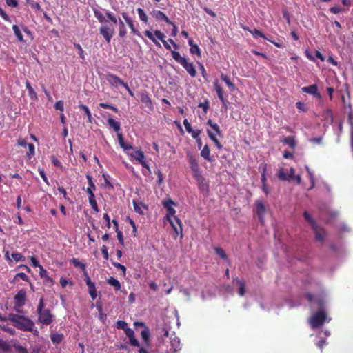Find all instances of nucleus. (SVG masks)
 I'll return each mask as SVG.
<instances>
[{
	"instance_id": "1",
	"label": "nucleus",
	"mask_w": 353,
	"mask_h": 353,
	"mask_svg": "<svg viewBox=\"0 0 353 353\" xmlns=\"http://www.w3.org/2000/svg\"><path fill=\"white\" fill-rule=\"evenodd\" d=\"M8 320L12 322L13 326L22 331H32L34 327V323L32 320L17 314H9Z\"/></svg>"
},
{
	"instance_id": "2",
	"label": "nucleus",
	"mask_w": 353,
	"mask_h": 353,
	"mask_svg": "<svg viewBox=\"0 0 353 353\" xmlns=\"http://www.w3.org/2000/svg\"><path fill=\"white\" fill-rule=\"evenodd\" d=\"M145 35L149 38L157 47L161 48V43L157 41V39L161 40L164 46V47L167 50H171V46L170 45L172 44L175 49H178L179 46L175 43V42L172 39H169L168 41H165V35L164 33L161 32L160 30H155L154 33H152L150 30H146L144 32Z\"/></svg>"
},
{
	"instance_id": "3",
	"label": "nucleus",
	"mask_w": 353,
	"mask_h": 353,
	"mask_svg": "<svg viewBox=\"0 0 353 353\" xmlns=\"http://www.w3.org/2000/svg\"><path fill=\"white\" fill-rule=\"evenodd\" d=\"M45 305L44 298L41 297L37 308L38 322L43 325H49L53 322L54 316L50 310L45 308Z\"/></svg>"
},
{
	"instance_id": "4",
	"label": "nucleus",
	"mask_w": 353,
	"mask_h": 353,
	"mask_svg": "<svg viewBox=\"0 0 353 353\" xmlns=\"http://www.w3.org/2000/svg\"><path fill=\"white\" fill-rule=\"evenodd\" d=\"M172 58L179 63H180L192 77L196 76V70L192 63H189L185 57H181L179 52L171 50Z\"/></svg>"
},
{
	"instance_id": "5",
	"label": "nucleus",
	"mask_w": 353,
	"mask_h": 353,
	"mask_svg": "<svg viewBox=\"0 0 353 353\" xmlns=\"http://www.w3.org/2000/svg\"><path fill=\"white\" fill-rule=\"evenodd\" d=\"M207 123L212 128V130H208L207 131L209 137L212 141H213L216 146L219 149H221L222 148V145L216 138V136H220L221 134L219 126L216 123H212L211 119H209Z\"/></svg>"
},
{
	"instance_id": "6",
	"label": "nucleus",
	"mask_w": 353,
	"mask_h": 353,
	"mask_svg": "<svg viewBox=\"0 0 353 353\" xmlns=\"http://www.w3.org/2000/svg\"><path fill=\"white\" fill-rule=\"evenodd\" d=\"M188 159L190 168L193 172L194 176L196 181H202V175L200 172L199 165L196 160V159L190 154H188Z\"/></svg>"
},
{
	"instance_id": "7",
	"label": "nucleus",
	"mask_w": 353,
	"mask_h": 353,
	"mask_svg": "<svg viewBox=\"0 0 353 353\" xmlns=\"http://www.w3.org/2000/svg\"><path fill=\"white\" fill-rule=\"evenodd\" d=\"M163 207L167 210V214L165 217V219L167 221H168V220L174 219V217H176L174 216L176 211L172 208V205H174V201L172 200H171L170 199H169L168 200L163 201Z\"/></svg>"
},
{
	"instance_id": "8",
	"label": "nucleus",
	"mask_w": 353,
	"mask_h": 353,
	"mask_svg": "<svg viewBox=\"0 0 353 353\" xmlns=\"http://www.w3.org/2000/svg\"><path fill=\"white\" fill-rule=\"evenodd\" d=\"M172 227L175 234L176 235L181 234L182 236V223L181 220L178 217H174V219L168 221Z\"/></svg>"
},
{
	"instance_id": "9",
	"label": "nucleus",
	"mask_w": 353,
	"mask_h": 353,
	"mask_svg": "<svg viewBox=\"0 0 353 353\" xmlns=\"http://www.w3.org/2000/svg\"><path fill=\"white\" fill-rule=\"evenodd\" d=\"M100 34L104 37L108 43L110 42L111 38L112 37L114 30L108 26H102L99 29Z\"/></svg>"
},
{
	"instance_id": "10",
	"label": "nucleus",
	"mask_w": 353,
	"mask_h": 353,
	"mask_svg": "<svg viewBox=\"0 0 353 353\" xmlns=\"http://www.w3.org/2000/svg\"><path fill=\"white\" fill-rule=\"evenodd\" d=\"M26 292L24 290H19L14 296L16 304L21 307L25 304Z\"/></svg>"
},
{
	"instance_id": "11",
	"label": "nucleus",
	"mask_w": 353,
	"mask_h": 353,
	"mask_svg": "<svg viewBox=\"0 0 353 353\" xmlns=\"http://www.w3.org/2000/svg\"><path fill=\"white\" fill-rule=\"evenodd\" d=\"M107 80L112 85L114 86H118L119 85L124 86V85L126 83L119 77L114 74H108L107 77Z\"/></svg>"
},
{
	"instance_id": "12",
	"label": "nucleus",
	"mask_w": 353,
	"mask_h": 353,
	"mask_svg": "<svg viewBox=\"0 0 353 353\" xmlns=\"http://www.w3.org/2000/svg\"><path fill=\"white\" fill-rule=\"evenodd\" d=\"M152 14L155 19L158 20L163 21L168 24L172 23V21L168 19V17L160 10H153Z\"/></svg>"
},
{
	"instance_id": "13",
	"label": "nucleus",
	"mask_w": 353,
	"mask_h": 353,
	"mask_svg": "<svg viewBox=\"0 0 353 353\" xmlns=\"http://www.w3.org/2000/svg\"><path fill=\"white\" fill-rule=\"evenodd\" d=\"M122 16L123 17V19H125V22L127 23V24L129 26V27L130 28L132 32L137 35V36H141L140 34V32L139 30H137L135 28H134V23H133V21L132 20V19L130 17H128V14L125 13V12H123L122 14Z\"/></svg>"
},
{
	"instance_id": "14",
	"label": "nucleus",
	"mask_w": 353,
	"mask_h": 353,
	"mask_svg": "<svg viewBox=\"0 0 353 353\" xmlns=\"http://www.w3.org/2000/svg\"><path fill=\"white\" fill-rule=\"evenodd\" d=\"M214 90H216V94L218 95V97L219 99L221 100V101L223 103H225V101H226V97H225L224 95V92H223V88H221V86L219 85V83H218V81H215L214 83Z\"/></svg>"
},
{
	"instance_id": "15",
	"label": "nucleus",
	"mask_w": 353,
	"mask_h": 353,
	"mask_svg": "<svg viewBox=\"0 0 353 353\" xmlns=\"http://www.w3.org/2000/svg\"><path fill=\"white\" fill-rule=\"evenodd\" d=\"M141 101L150 110L153 109V105L149 95L146 92H143L141 94Z\"/></svg>"
},
{
	"instance_id": "16",
	"label": "nucleus",
	"mask_w": 353,
	"mask_h": 353,
	"mask_svg": "<svg viewBox=\"0 0 353 353\" xmlns=\"http://www.w3.org/2000/svg\"><path fill=\"white\" fill-rule=\"evenodd\" d=\"M108 125L110 128H112L116 132H119L121 130L120 123L113 119L112 118H109L107 121Z\"/></svg>"
},
{
	"instance_id": "17",
	"label": "nucleus",
	"mask_w": 353,
	"mask_h": 353,
	"mask_svg": "<svg viewBox=\"0 0 353 353\" xmlns=\"http://www.w3.org/2000/svg\"><path fill=\"white\" fill-rule=\"evenodd\" d=\"M107 283L112 286L115 290L119 291L121 290V283L117 279L111 276L107 279Z\"/></svg>"
},
{
	"instance_id": "18",
	"label": "nucleus",
	"mask_w": 353,
	"mask_h": 353,
	"mask_svg": "<svg viewBox=\"0 0 353 353\" xmlns=\"http://www.w3.org/2000/svg\"><path fill=\"white\" fill-rule=\"evenodd\" d=\"M26 87L28 91V94L30 99L33 101L37 100V94L34 90V89L32 88L30 83L28 81L26 82Z\"/></svg>"
},
{
	"instance_id": "19",
	"label": "nucleus",
	"mask_w": 353,
	"mask_h": 353,
	"mask_svg": "<svg viewBox=\"0 0 353 353\" xmlns=\"http://www.w3.org/2000/svg\"><path fill=\"white\" fill-rule=\"evenodd\" d=\"M133 205H134V210L136 212H137L140 214H144L143 210L145 208V205L143 203L137 202L134 200Z\"/></svg>"
},
{
	"instance_id": "20",
	"label": "nucleus",
	"mask_w": 353,
	"mask_h": 353,
	"mask_svg": "<svg viewBox=\"0 0 353 353\" xmlns=\"http://www.w3.org/2000/svg\"><path fill=\"white\" fill-rule=\"evenodd\" d=\"M86 177L88 179L89 184V187L87 188L86 192H88L89 196H91L92 194H94L93 190L95 189L96 187L92 181V176L90 175H87Z\"/></svg>"
},
{
	"instance_id": "21",
	"label": "nucleus",
	"mask_w": 353,
	"mask_h": 353,
	"mask_svg": "<svg viewBox=\"0 0 353 353\" xmlns=\"http://www.w3.org/2000/svg\"><path fill=\"white\" fill-rule=\"evenodd\" d=\"M188 44L191 47L190 49V53L192 54H196L199 56H200V49L196 44L194 43V41L192 39L188 40Z\"/></svg>"
},
{
	"instance_id": "22",
	"label": "nucleus",
	"mask_w": 353,
	"mask_h": 353,
	"mask_svg": "<svg viewBox=\"0 0 353 353\" xmlns=\"http://www.w3.org/2000/svg\"><path fill=\"white\" fill-rule=\"evenodd\" d=\"M131 157H133L137 161L141 163L145 159L144 154L141 150H136L133 153L130 154Z\"/></svg>"
},
{
	"instance_id": "23",
	"label": "nucleus",
	"mask_w": 353,
	"mask_h": 353,
	"mask_svg": "<svg viewBox=\"0 0 353 353\" xmlns=\"http://www.w3.org/2000/svg\"><path fill=\"white\" fill-rule=\"evenodd\" d=\"M171 348L173 349L174 352H176L180 349V340L178 337L174 336V338H170Z\"/></svg>"
},
{
	"instance_id": "24",
	"label": "nucleus",
	"mask_w": 353,
	"mask_h": 353,
	"mask_svg": "<svg viewBox=\"0 0 353 353\" xmlns=\"http://www.w3.org/2000/svg\"><path fill=\"white\" fill-rule=\"evenodd\" d=\"M85 281L88 288V292L97 291L95 284L91 281L90 278L87 274H85Z\"/></svg>"
},
{
	"instance_id": "25",
	"label": "nucleus",
	"mask_w": 353,
	"mask_h": 353,
	"mask_svg": "<svg viewBox=\"0 0 353 353\" xmlns=\"http://www.w3.org/2000/svg\"><path fill=\"white\" fill-rule=\"evenodd\" d=\"M117 137H118V140H119V143L120 146L124 150H128L132 149V146L131 145L123 143V136H122L121 134L119 133L117 134Z\"/></svg>"
},
{
	"instance_id": "26",
	"label": "nucleus",
	"mask_w": 353,
	"mask_h": 353,
	"mask_svg": "<svg viewBox=\"0 0 353 353\" xmlns=\"http://www.w3.org/2000/svg\"><path fill=\"white\" fill-rule=\"evenodd\" d=\"M50 339L53 343L59 344L63 340V334L59 333L52 334Z\"/></svg>"
},
{
	"instance_id": "27",
	"label": "nucleus",
	"mask_w": 353,
	"mask_h": 353,
	"mask_svg": "<svg viewBox=\"0 0 353 353\" xmlns=\"http://www.w3.org/2000/svg\"><path fill=\"white\" fill-rule=\"evenodd\" d=\"M221 79L226 83L230 91H233L235 89L234 85L226 75L222 74Z\"/></svg>"
},
{
	"instance_id": "28",
	"label": "nucleus",
	"mask_w": 353,
	"mask_h": 353,
	"mask_svg": "<svg viewBox=\"0 0 353 353\" xmlns=\"http://www.w3.org/2000/svg\"><path fill=\"white\" fill-rule=\"evenodd\" d=\"M79 107L85 112V115L88 117V121L92 123L93 119H92V117L91 115V112H90L88 107L86 106L85 105H83V104L79 105Z\"/></svg>"
},
{
	"instance_id": "29",
	"label": "nucleus",
	"mask_w": 353,
	"mask_h": 353,
	"mask_svg": "<svg viewBox=\"0 0 353 353\" xmlns=\"http://www.w3.org/2000/svg\"><path fill=\"white\" fill-rule=\"evenodd\" d=\"M12 30H13L15 36L17 37V39L19 41H23V35H22V33L21 32L19 27L17 25H14L12 26Z\"/></svg>"
},
{
	"instance_id": "30",
	"label": "nucleus",
	"mask_w": 353,
	"mask_h": 353,
	"mask_svg": "<svg viewBox=\"0 0 353 353\" xmlns=\"http://www.w3.org/2000/svg\"><path fill=\"white\" fill-rule=\"evenodd\" d=\"M119 35L120 37H124L127 33L124 23L122 20L119 19Z\"/></svg>"
},
{
	"instance_id": "31",
	"label": "nucleus",
	"mask_w": 353,
	"mask_h": 353,
	"mask_svg": "<svg viewBox=\"0 0 353 353\" xmlns=\"http://www.w3.org/2000/svg\"><path fill=\"white\" fill-rule=\"evenodd\" d=\"M137 12L139 14V19L141 21H143L144 23L148 22V16L145 13L144 10L142 8H137Z\"/></svg>"
},
{
	"instance_id": "32",
	"label": "nucleus",
	"mask_w": 353,
	"mask_h": 353,
	"mask_svg": "<svg viewBox=\"0 0 353 353\" xmlns=\"http://www.w3.org/2000/svg\"><path fill=\"white\" fill-rule=\"evenodd\" d=\"M89 203H90L92 208L93 209V210L98 212L99 208L97 206V201L94 199V194H92L91 196H89Z\"/></svg>"
},
{
	"instance_id": "33",
	"label": "nucleus",
	"mask_w": 353,
	"mask_h": 353,
	"mask_svg": "<svg viewBox=\"0 0 353 353\" xmlns=\"http://www.w3.org/2000/svg\"><path fill=\"white\" fill-rule=\"evenodd\" d=\"M201 155L205 159L210 161V149L208 148V145L204 146V148L202 149V150L201 152Z\"/></svg>"
},
{
	"instance_id": "34",
	"label": "nucleus",
	"mask_w": 353,
	"mask_h": 353,
	"mask_svg": "<svg viewBox=\"0 0 353 353\" xmlns=\"http://www.w3.org/2000/svg\"><path fill=\"white\" fill-rule=\"evenodd\" d=\"M12 260L16 262L23 261L25 260V257L21 253L18 252L12 253Z\"/></svg>"
},
{
	"instance_id": "35",
	"label": "nucleus",
	"mask_w": 353,
	"mask_h": 353,
	"mask_svg": "<svg viewBox=\"0 0 353 353\" xmlns=\"http://www.w3.org/2000/svg\"><path fill=\"white\" fill-rule=\"evenodd\" d=\"M196 182L199 184V188L202 191H207L208 190V184L205 182V179H204V177L203 176H202V181H196Z\"/></svg>"
},
{
	"instance_id": "36",
	"label": "nucleus",
	"mask_w": 353,
	"mask_h": 353,
	"mask_svg": "<svg viewBox=\"0 0 353 353\" xmlns=\"http://www.w3.org/2000/svg\"><path fill=\"white\" fill-rule=\"evenodd\" d=\"M0 348L4 351H8L10 348V345L8 341H3L0 339Z\"/></svg>"
},
{
	"instance_id": "37",
	"label": "nucleus",
	"mask_w": 353,
	"mask_h": 353,
	"mask_svg": "<svg viewBox=\"0 0 353 353\" xmlns=\"http://www.w3.org/2000/svg\"><path fill=\"white\" fill-rule=\"evenodd\" d=\"M141 337L145 341H147L150 337V332L148 327H145L144 330L141 332Z\"/></svg>"
},
{
	"instance_id": "38",
	"label": "nucleus",
	"mask_w": 353,
	"mask_h": 353,
	"mask_svg": "<svg viewBox=\"0 0 353 353\" xmlns=\"http://www.w3.org/2000/svg\"><path fill=\"white\" fill-rule=\"evenodd\" d=\"M28 152L27 153V156L29 159H30L32 156L34 155V145L32 143H28Z\"/></svg>"
},
{
	"instance_id": "39",
	"label": "nucleus",
	"mask_w": 353,
	"mask_h": 353,
	"mask_svg": "<svg viewBox=\"0 0 353 353\" xmlns=\"http://www.w3.org/2000/svg\"><path fill=\"white\" fill-rule=\"evenodd\" d=\"M0 327L6 331V332L12 334V335H14L15 334V330L11 327H9L8 325H0Z\"/></svg>"
},
{
	"instance_id": "40",
	"label": "nucleus",
	"mask_w": 353,
	"mask_h": 353,
	"mask_svg": "<svg viewBox=\"0 0 353 353\" xmlns=\"http://www.w3.org/2000/svg\"><path fill=\"white\" fill-rule=\"evenodd\" d=\"M74 46L76 49L78 50V52H79V57L83 59V60H85V55H84V52L81 48V46H80V44L79 43H74Z\"/></svg>"
},
{
	"instance_id": "41",
	"label": "nucleus",
	"mask_w": 353,
	"mask_h": 353,
	"mask_svg": "<svg viewBox=\"0 0 353 353\" xmlns=\"http://www.w3.org/2000/svg\"><path fill=\"white\" fill-rule=\"evenodd\" d=\"M95 17L99 20V22L103 23L105 21V18L103 14L99 10H94Z\"/></svg>"
},
{
	"instance_id": "42",
	"label": "nucleus",
	"mask_w": 353,
	"mask_h": 353,
	"mask_svg": "<svg viewBox=\"0 0 353 353\" xmlns=\"http://www.w3.org/2000/svg\"><path fill=\"white\" fill-rule=\"evenodd\" d=\"M15 353H28L27 350L19 345H14Z\"/></svg>"
},
{
	"instance_id": "43",
	"label": "nucleus",
	"mask_w": 353,
	"mask_h": 353,
	"mask_svg": "<svg viewBox=\"0 0 353 353\" xmlns=\"http://www.w3.org/2000/svg\"><path fill=\"white\" fill-rule=\"evenodd\" d=\"M215 252L223 259H227V256L223 249L220 248H216Z\"/></svg>"
},
{
	"instance_id": "44",
	"label": "nucleus",
	"mask_w": 353,
	"mask_h": 353,
	"mask_svg": "<svg viewBox=\"0 0 353 353\" xmlns=\"http://www.w3.org/2000/svg\"><path fill=\"white\" fill-rule=\"evenodd\" d=\"M112 265L117 269L121 270L123 274H125L126 268L124 265H123L122 264H121L119 263H117V262H112Z\"/></svg>"
},
{
	"instance_id": "45",
	"label": "nucleus",
	"mask_w": 353,
	"mask_h": 353,
	"mask_svg": "<svg viewBox=\"0 0 353 353\" xmlns=\"http://www.w3.org/2000/svg\"><path fill=\"white\" fill-rule=\"evenodd\" d=\"M54 108L57 110L63 111V110H64L63 101L61 100L57 101L54 105Z\"/></svg>"
},
{
	"instance_id": "46",
	"label": "nucleus",
	"mask_w": 353,
	"mask_h": 353,
	"mask_svg": "<svg viewBox=\"0 0 353 353\" xmlns=\"http://www.w3.org/2000/svg\"><path fill=\"white\" fill-rule=\"evenodd\" d=\"M117 327L125 330L127 327V323L124 321H118L117 322Z\"/></svg>"
},
{
	"instance_id": "47",
	"label": "nucleus",
	"mask_w": 353,
	"mask_h": 353,
	"mask_svg": "<svg viewBox=\"0 0 353 353\" xmlns=\"http://www.w3.org/2000/svg\"><path fill=\"white\" fill-rule=\"evenodd\" d=\"M201 132V131L200 130H193V129H192L191 132H189V133H191L192 137L196 139L199 138Z\"/></svg>"
},
{
	"instance_id": "48",
	"label": "nucleus",
	"mask_w": 353,
	"mask_h": 353,
	"mask_svg": "<svg viewBox=\"0 0 353 353\" xmlns=\"http://www.w3.org/2000/svg\"><path fill=\"white\" fill-rule=\"evenodd\" d=\"M101 251L102 252V254L103 255V257L105 260H108L109 258L108 248L105 245H103L101 248Z\"/></svg>"
},
{
	"instance_id": "49",
	"label": "nucleus",
	"mask_w": 353,
	"mask_h": 353,
	"mask_svg": "<svg viewBox=\"0 0 353 353\" xmlns=\"http://www.w3.org/2000/svg\"><path fill=\"white\" fill-rule=\"evenodd\" d=\"M140 163L141 164L143 168L145 169V171L143 172L144 174H146V172L149 174L151 172L150 167L148 164L145 161V160H143V161H141Z\"/></svg>"
},
{
	"instance_id": "50",
	"label": "nucleus",
	"mask_w": 353,
	"mask_h": 353,
	"mask_svg": "<svg viewBox=\"0 0 353 353\" xmlns=\"http://www.w3.org/2000/svg\"><path fill=\"white\" fill-rule=\"evenodd\" d=\"M129 342H130V344L132 345V346H134V347H139V341L135 339L134 336H132V338H129Z\"/></svg>"
},
{
	"instance_id": "51",
	"label": "nucleus",
	"mask_w": 353,
	"mask_h": 353,
	"mask_svg": "<svg viewBox=\"0 0 353 353\" xmlns=\"http://www.w3.org/2000/svg\"><path fill=\"white\" fill-rule=\"evenodd\" d=\"M72 263L74 264V265L75 267H79V268H83V269L85 268V265L83 263H82L81 262H80L77 259H72Z\"/></svg>"
},
{
	"instance_id": "52",
	"label": "nucleus",
	"mask_w": 353,
	"mask_h": 353,
	"mask_svg": "<svg viewBox=\"0 0 353 353\" xmlns=\"http://www.w3.org/2000/svg\"><path fill=\"white\" fill-rule=\"evenodd\" d=\"M155 173L158 177V184L161 185L163 181V174L161 173V172L159 170H157V171H155Z\"/></svg>"
},
{
	"instance_id": "53",
	"label": "nucleus",
	"mask_w": 353,
	"mask_h": 353,
	"mask_svg": "<svg viewBox=\"0 0 353 353\" xmlns=\"http://www.w3.org/2000/svg\"><path fill=\"white\" fill-rule=\"evenodd\" d=\"M39 174L41 176V178L43 179V181L46 184L49 185V181H48V179L47 176H46L44 170L43 169H39Z\"/></svg>"
},
{
	"instance_id": "54",
	"label": "nucleus",
	"mask_w": 353,
	"mask_h": 353,
	"mask_svg": "<svg viewBox=\"0 0 353 353\" xmlns=\"http://www.w3.org/2000/svg\"><path fill=\"white\" fill-rule=\"evenodd\" d=\"M124 331H125V334H126V335H127V336L128 337V339H129V338H132V336H134V331H133L131 328H130V327H127L125 329V330H124Z\"/></svg>"
},
{
	"instance_id": "55",
	"label": "nucleus",
	"mask_w": 353,
	"mask_h": 353,
	"mask_svg": "<svg viewBox=\"0 0 353 353\" xmlns=\"http://www.w3.org/2000/svg\"><path fill=\"white\" fill-rule=\"evenodd\" d=\"M199 107L201 108L205 112H207L208 109L209 108V102L208 101H205L204 103H200L199 104Z\"/></svg>"
},
{
	"instance_id": "56",
	"label": "nucleus",
	"mask_w": 353,
	"mask_h": 353,
	"mask_svg": "<svg viewBox=\"0 0 353 353\" xmlns=\"http://www.w3.org/2000/svg\"><path fill=\"white\" fill-rule=\"evenodd\" d=\"M6 3L8 6L15 8L18 6L17 0H6Z\"/></svg>"
},
{
	"instance_id": "57",
	"label": "nucleus",
	"mask_w": 353,
	"mask_h": 353,
	"mask_svg": "<svg viewBox=\"0 0 353 353\" xmlns=\"http://www.w3.org/2000/svg\"><path fill=\"white\" fill-rule=\"evenodd\" d=\"M183 125L187 130L188 132H191L192 131V127H191V125L190 124V123L188 122V121L187 119H185L183 121Z\"/></svg>"
},
{
	"instance_id": "58",
	"label": "nucleus",
	"mask_w": 353,
	"mask_h": 353,
	"mask_svg": "<svg viewBox=\"0 0 353 353\" xmlns=\"http://www.w3.org/2000/svg\"><path fill=\"white\" fill-rule=\"evenodd\" d=\"M117 236L120 243L123 244V233L119 230L117 232Z\"/></svg>"
},
{
	"instance_id": "59",
	"label": "nucleus",
	"mask_w": 353,
	"mask_h": 353,
	"mask_svg": "<svg viewBox=\"0 0 353 353\" xmlns=\"http://www.w3.org/2000/svg\"><path fill=\"white\" fill-rule=\"evenodd\" d=\"M0 16L5 20V21H10V19L9 17V16L2 10L1 12H0Z\"/></svg>"
},
{
	"instance_id": "60",
	"label": "nucleus",
	"mask_w": 353,
	"mask_h": 353,
	"mask_svg": "<svg viewBox=\"0 0 353 353\" xmlns=\"http://www.w3.org/2000/svg\"><path fill=\"white\" fill-rule=\"evenodd\" d=\"M103 219L105 220V221L107 222V227L108 228H110L111 225H110V218L109 216V215L106 213H105L103 214Z\"/></svg>"
},
{
	"instance_id": "61",
	"label": "nucleus",
	"mask_w": 353,
	"mask_h": 353,
	"mask_svg": "<svg viewBox=\"0 0 353 353\" xmlns=\"http://www.w3.org/2000/svg\"><path fill=\"white\" fill-rule=\"evenodd\" d=\"M17 276L19 277L20 279H21L22 280H23L25 281H27L28 280V276L25 273H23V272L18 273Z\"/></svg>"
},
{
	"instance_id": "62",
	"label": "nucleus",
	"mask_w": 353,
	"mask_h": 353,
	"mask_svg": "<svg viewBox=\"0 0 353 353\" xmlns=\"http://www.w3.org/2000/svg\"><path fill=\"white\" fill-rule=\"evenodd\" d=\"M170 25L173 26V29H172V36L175 37L176 35L177 32H178V28L172 22V23Z\"/></svg>"
},
{
	"instance_id": "63",
	"label": "nucleus",
	"mask_w": 353,
	"mask_h": 353,
	"mask_svg": "<svg viewBox=\"0 0 353 353\" xmlns=\"http://www.w3.org/2000/svg\"><path fill=\"white\" fill-rule=\"evenodd\" d=\"M52 163L55 166L61 167V162L57 158H55V157L52 158Z\"/></svg>"
},
{
	"instance_id": "64",
	"label": "nucleus",
	"mask_w": 353,
	"mask_h": 353,
	"mask_svg": "<svg viewBox=\"0 0 353 353\" xmlns=\"http://www.w3.org/2000/svg\"><path fill=\"white\" fill-rule=\"evenodd\" d=\"M39 268L40 269L39 274H40L41 277H43L47 274V272L41 265H39Z\"/></svg>"
}]
</instances>
